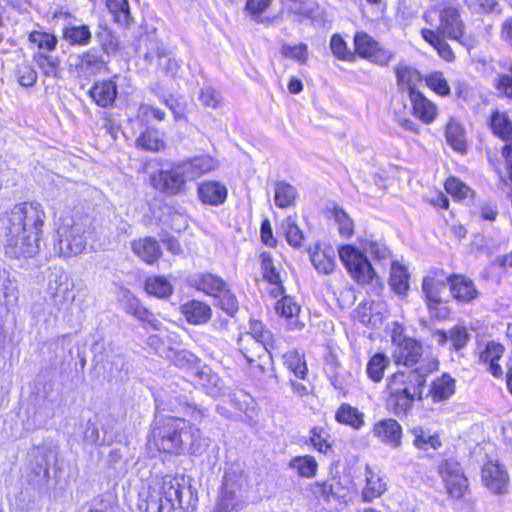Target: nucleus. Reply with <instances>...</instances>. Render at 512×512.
Here are the masks:
<instances>
[{
  "mask_svg": "<svg viewBox=\"0 0 512 512\" xmlns=\"http://www.w3.org/2000/svg\"><path fill=\"white\" fill-rule=\"evenodd\" d=\"M335 418L337 422L350 425L354 429H359L364 424V414L346 403L338 408Z\"/></svg>",
  "mask_w": 512,
  "mask_h": 512,
  "instance_id": "34",
  "label": "nucleus"
},
{
  "mask_svg": "<svg viewBox=\"0 0 512 512\" xmlns=\"http://www.w3.org/2000/svg\"><path fill=\"white\" fill-rule=\"evenodd\" d=\"M146 51L144 52V58L149 63H153L154 60H163V55L167 51L164 44L157 39L147 38L145 40Z\"/></svg>",
  "mask_w": 512,
  "mask_h": 512,
  "instance_id": "54",
  "label": "nucleus"
},
{
  "mask_svg": "<svg viewBox=\"0 0 512 512\" xmlns=\"http://www.w3.org/2000/svg\"><path fill=\"white\" fill-rule=\"evenodd\" d=\"M199 101L207 108L217 109L222 104V96L220 92L212 87H205L201 89L199 94Z\"/></svg>",
  "mask_w": 512,
  "mask_h": 512,
  "instance_id": "60",
  "label": "nucleus"
},
{
  "mask_svg": "<svg viewBox=\"0 0 512 512\" xmlns=\"http://www.w3.org/2000/svg\"><path fill=\"white\" fill-rule=\"evenodd\" d=\"M452 296L459 302H470L478 296L473 281L464 276L449 278Z\"/></svg>",
  "mask_w": 512,
  "mask_h": 512,
  "instance_id": "19",
  "label": "nucleus"
},
{
  "mask_svg": "<svg viewBox=\"0 0 512 512\" xmlns=\"http://www.w3.org/2000/svg\"><path fill=\"white\" fill-rule=\"evenodd\" d=\"M446 191L457 199H466L472 193L470 188L455 177L448 178L445 182Z\"/></svg>",
  "mask_w": 512,
  "mask_h": 512,
  "instance_id": "58",
  "label": "nucleus"
},
{
  "mask_svg": "<svg viewBox=\"0 0 512 512\" xmlns=\"http://www.w3.org/2000/svg\"><path fill=\"white\" fill-rule=\"evenodd\" d=\"M281 53L283 56L295 59L301 64H305L308 60V46L304 43L294 46L284 44L281 47Z\"/></svg>",
  "mask_w": 512,
  "mask_h": 512,
  "instance_id": "56",
  "label": "nucleus"
},
{
  "mask_svg": "<svg viewBox=\"0 0 512 512\" xmlns=\"http://www.w3.org/2000/svg\"><path fill=\"white\" fill-rule=\"evenodd\" d=\"M145 290L157 298H168L173 293V286L163 276H151L145 281Z\"/></svg>",
  "mask_w": 512,
  "mask_h": 512,
  "instance_id": "36",
  "label": "nucleus"
},
{
  "mask_svg": "<svg viewBox=\"0 0 512 512\" xmlns=\"http://www.w3.org/2000/svg\"><path fill=\"white\" fill-rule=\"evenodd\" d=\"M392 343L395 346L393 357L398 364L413 366L422 356V346L414 339L405 337L403 329L396 325L392 334Z\"/></svg>",
  "mask_w": 512,
  "mask_h": 512,
  "instance_id": "10",
  "label": "nucleus"
},
{
  "mask_svg": "<svg viewBox=\"0 0 512 512\" xmlns=\"http://www.w3.org/2000/svg\"><path fill=\"white\" fill-rule=\"evenodd\" d=\"M275 310L277 314L287 319L297 318L300 313V306L290 296H283L277 301Z\"/></svg>",
  "mask_w": 512,
  "mask_h": 512,
  "instance_id": "48",
  "label": "nucleus"
},
{
  "mask_svg": "<svg viewBox=\"0 0 512 512\" xmlns=\"http://www.w3.org/2000/svg\"><path fill=\"white\" fill-rule=\"evenodd\" d=\"M96 41L100 45L103 54L109 56L119 50V42L114 33L108 28H102L96 33Z\"/></svg>",
  "mask_w": 512,
  "mask_h": 512,
  "instance_id": "41",
  "label": "nucleus"
},
{
  "mask_svg": "<svg viewBox=\"0 0 512 512\" xmlns=\"http://www.w3.org/2000/svg\"><path fill=\"white\" fill-rule=\"evenodd\" d=\"M413 114L423 123L430 124L437 115V107L419 91L410 94Z\"/></svg>",
  "mask_w": 512,
  "mask_h": 512,
  "instance_id": "18",
  "label": "nucleus"
},
{
  "mask_svg": "<svg viewBox=\"0 0 512 512\" xmlns=\"http://www.w3.org/2000/svg\"><path fill=\"white\" fill-rule=\"evenodd\" d=\"M284 363L295 376L303 379L307 373V366L304 359L296 351H289L284 354Z\"/></svg>",
  "mask_w": 512,
  "mask_h": 512,
  "instance_id": "45",
  "label": "nucleus"
},
{
  "mask_svg": "<svg viewBox=\"0 0 512 512\" xmlns=\"http://www.w3.org/2000/svg\"><path fill=\"white\" fill-rule=\"evenodd\" d=\"M108 61L95 48L75 57V71L79 77L89 78L107 69Z\"/></svg>",
  "mask_w": 512,
  "mask_h": 512,
  "instance_id": "13",
  "label": "nucleus"
},
{
  "mask_svg": "<svg viewBox=\"0 0 512 512\" xmlns=\"http://www.w3.org/2000/svg\"><path fill=\"white\" fill-rule=\"evenodd\" d=\"M415 438L413 444L422 450L433 449L436 450L441 446V441L436 434H430L422 428H415L412 430Z\"/></svg>",
  "mask_w": 512,
  "mask_h": 512,
  "instance_id": "43",
  "label": "nucleus"
},
{
  "mask_svg": "<svg viewBox=\"0 0 512 512\" xmlns=\"http://www.w3.org/2000/svg\"><path fill=\"white\" fill-rule=\"evenodd\" d=\"M198 195L203 203L219 205L226 200L227 189L219 182L207 181L199 185Z\"/></svg>",
  "mask_w": 512,
  "mask_h": 512,
  "instance_id": "23",
  "label": "nucleus"
},
{
  "mask_svg": "<svg viewBox=\"0 0 512 512\" xmlns=\"http://www.w3.org/2000/svg\"><path fill=\"white\" fill-rule=\"evenodd\" d=\"M46 213L38 202H23L0 215V233L6 256L34 257L40 249V239Z\"/></svg>",
  "mask_w": 512,
  "mask_h": 512,
  "instance_id": "1",
  "label": "nucleus"
},
{
  "mask_svg": "<svg viewBox=\"0 0 512 512\" xmlns=\"http://www.w3.org/2000/svg\"><path fill=\"white\" fill-rule=\"evenodd\" d=\"M145 512H183V506L161 501L156 496H149L145 501Z\"/></svg>",
  "mask_w": 512,
  "mask_h": 512,
  "instance_id": "51",
  "label": "nucleus"
},
{
  "mask_svg": "<svg viewBox=\"0 0 512 512\" xmlns=\"http://www.w3.org/2000/svg\"><path fill=\"white\" fill-rule=\"evenodd\" d=\"M107 8L114 15L115 21L127 24L130 19V9L127 0H107Z\"/></svg>",
  "mask_w": 512,
  "mask_h": 512,
  "instance_id": "50",
  "label": "nucleus"
},
{
  "mask_svg": "<svg viewBox=\"0 0 512 512\" xmlns=\"http://www.w3.org/2000/svg\"><path fill=\"white\" fill-rule=\"evenodd\" d=\"M333 218L338 225V231L340 235L344 237H350L354 232V222L350 216L339 207H334L332 210Z\"/></svg>",
  "mask_w": 512,
  "mask_h": 512,
  "instance_id": "46",
  "label": "nucleus"
},
{
  "mask_svg": "<svg viewBox=\"0 0 512 512\" xmlns=\"http://www.w3.org/2000/svg\"><path fill=\"white\" fill-rule=\"evenodd\" d=\"M194 286L205 294L216 297L223 293L226 284L220 277L206 273L194 279Z\"/></svg>",
  "mask_w": 512,
  "mask_h": 512,
  "instance_id": "28",
  "label": "nucleus"
},
{
  "mask_svg": "<svg viewBox=\"0 0 512 512\" xmlns=\"http://www.w3.org/2000/svg\"><path fill=\"white\" fill-rule=\"evenodd\" d=\"M439 472L444 481L463 474L460 464L452 459L444 460L439 466Z\"/></svg>",
  "mask_w": 512,
  "mask_h": 512,
  "instance_id": "64",
  "label": "nucleus"
},
{
  "mask_svg": "<svg viewBox=\"0 0 512 512\" xmlns=\"http://www.w3.org/2000/svg\"><path fill=\"white\" fill-rule=\"evenodd\" d=\"M427 85L439 95L445 96L450 93V87L447 80L441 72H434L426 79Z\"/></svg>",
  "mask_w": 512,
  "mask_h": 512,
  "instance_id": "62",
  "label": "nucleus"
},
{
  "mask_svg": "<svg viewBox=\"0 0 512 512\" xmlns=\"http://www.w3.org/2000/svg\"><path fill=\"white\" fill-rule=\"evenodd\" d=\"M137 116L144 121H148L151 116L158 121H163L166 114L160 108L154 107L148 103H141L137 111Z\"/></svg>",
  "mask_w": 512,
  "mask_h": 512,
  "instance_id": "63",
  "label": "nucleus"
},
{
  "mask_svg": "<svg viewBox=\"0 0 512 512\" xmlns=\"http://www.w3.org/2000/svg\"><path fill=\"white\" fill-rule=\"evenodd\" d=\"M310 259L315 269L322 274H330L335 268L334 256L324 250H315Z\"/></svg>",
  "mask_w": 512,
  "mask_h": 512,
  "instance_id": "40",
  "label": "nucleus"
},
{
  "mask_svg": "<svg viewBox=\"0 0 512 512\" xmlns=\"http://www.w3.org/2000/svg\"><path fill=\"white\" fill-rule=\"evenodd\" d=\"M339 257L355 281L360 284H368L372 281L374 270L371 263L354 246H342L339 249Z\"/></svg>",
  "mask_w": 512,
  "mask_h": 512,
  "instance_id": "8",
  "label": "nucleus"
},
{
  "mask_svg": "<svg viewBox=\"0 0 512 512\" xmlns=\"http://www.w3.org/2000/svg\"><path fill=\"white\" fill-rule=\"evenodd\" d=\"M447 143L456 151L464 152L467 148L465 131L456 121L450 120L445 131Z\"/></svg>",
  "mask_w": 512,
  "mask_h": 512,
  "instance_id": "35",
  "label": "nucleus"
},
{
  "mask_svg": "<svg viewBox=\"0 0 512 512\" xmlns=\"http://www.w3.org/2000/svg\"><path fill=\"white\" fill-rule=\"evenodd\" d=\"M92 232V220L88 215H61L56 223L54 249L64 257L79 255L86 247L87 235Z\"/></svg>",
  "mask_w": 512,
  "mask_h": 512,
  "instance_id": "4",
  "label": "nucleus"
},
{
  "mask_svg": "<svg viewBox=\"0 0 512 512\" xmlns=\"http://www.w3.org/2000/svg\"><path fill=\"white\" fill-rule=\"evenodd\" d=\"M493 132L504 140L512 137V122L504 112L496 111L490 121Z\"/></svg>",
  "mask_w": 512,
  "mask_h": 512,
  "instance_id": "39",
  "label": "nucleus"
},
{
  "mask_svg": "<svg viewBox=\"0 0 512 512\" xmlns=\"http://www.w3.org/2000/svg\"><path fill=\"white\" fill-rule=\"evenodd\" d=\"M446 288L445 282L431 276L423 279L422 291L431 316L436 319H446L449 314L447 306L442 302L441 292Z\"/></svg>",
  "mask_w": 512,
  "mask_h": 512,
  "instance_id": "11",
  "label": "nucleus"
},
{
  "mask_svg": "<svg viewBox=\"0 0 512 512\" xmlns=\"http://www.w3.org/2000/svg\"><path fill=\"white\" fill-rule=\"evenodd\" d=\"M36 62L46 77H53L56 79L60 77V60L58 57L39 53L36 56Z\"/></svg>",
  "mask_w": 512,
  "mask_h": 512,
  "instance_id": "44",
  "label": "nucleus"
},
{
  "mask_svg": "<svg viewBox=\"0 0 512 512\" xmlns=\"http://www.w3.org/2000/svg\"><path fill=\"white\" fill-rule=\"evenodd\" d=\"M95 103L101 107L113 104L117 96V86L112 80L96 82L89 92Z\"/></svg>",
  "mask_w": 512,
  "mask_h": 512,
  "instance_id": "22",
  "label": "nucleus"
},
{
  "mask_svg": "<svg viewBox=\"0 0 512 512\" xmlns=\"http://www.w3.org/2000/svg\"><path fill=\"white\" fill-rule=\"evenodd\" d=\"M503 352L504 347L501 344L489 342L480 353V360L489 365L488 369L495 377H501L503 374L501 366L497 363L501 359Z\"/></svg>",
  "mask_w": 512,
  "mask_h": 512,
  "instance_id": "27",
  "label": "nucleus"
},
{
  "mask_svg": "<svg viewBox=\"0 0 512 512\" xmlns=\"http://www.w3.org/2000/svg\"><path fill=\"white\" fill-rule=\"evenodd\" d=\"M260 261L263 278L270 284H279L281 282V277L273 264L271 254L269 252L261 253Z\"/></svg>",
  "mask_w": 512,
  "mask_h": 512,
  "instance_id": "47",
  "label": "nucleus"
},
{
  "mask_svg": "<svg viewBox=\"0 0 512 512\" xmlns=\"http://www.w3.org/2000/svg\"><path fill=\"white\" fill-rule=\"evenodd\" d=\"M29 41L36 44L40 49L52 51L58 42L54 35L49 33L33 31L29 34Z\"/></svg>",
  "mask_w": 512,
  "mask_h": 512,
  "instance_id": "57",
  "label": "nucleus"
},
{
  "mask_svg": "<svg viewBox=\"0 0 512 512\" xmlns=\"http://www.w3.org/2000/svg\"><path fill=\"white\" fill-rule=\"evenodd\" d=\"M297 197L295 187L286 182H278L275 188V204L279 208H287L293 205Z\"/></svg>",
  "mask_w": 512,
  "mask_h": 512,
  "instance_id": "38",
  "label": "nucleus"
},
{
  "mask_svg": "<svg viewBox=\"0 0 512 512\" xmlns=\"http://www.w3.org/2000/svg\"><path fill=\"white\" fill-rule=\"evenodd\" d=\"M136 146L140 149L158 152L165 148L163 135L158 129L147 128L137 139Z\"/></svg>",
  "mask_w": 512,
  "mask_h": 512,
  "instance_id": "29",
  "label": "nucleus"
},
{
  "mask_svg": "<svg viewBox=\"0 0 512 512\" xmlns=\"http://www.w3.org/2000/svg\"><path fill=\"white\" fill-rule=\"evenodd\" d=\"M282 229L284 231L287 242L296 248H299L303 244V233L298 227L296 220L293 216H288L282 223Z\"/></svg>",
  "mask_w": 512,
  "mask_h": 512,
  "instance_id": "42",
  "label": "nucleus"
},
{
  "mask_svg": "<svg viewBox=\"0 0 512 512\" xmlns=\"http://www.w3.org/2000/svg\"><path fill=\"white\" fill-rule=\"evenodd\" d=\"M390 364L389 358L383 353H376L368 361L366 372L368 377L374 381L379 382L382 380L384 371Z\"/></svg>",
  "mask_w": 512,
  "mask_h": 512,
  "instance_id": "37",
  "label": "nucleus"
},
{
  "mask_svg": "<svg viewBox=\"0 0 512 512\" xmlns=\"http://www.w3.org/2000/svg\"><path fill=\"white\" fill-rule=\"evenodd\" d=\"M152 436L155 446L170 454H181L187 446L191 454H197L204 446L200 429L183 418L163 420L153 429Z\"/></svg>",
  "mask_w": 512,
  "mask_h": 512,
  "instance_id": "3",
  "label": "nucleus"
},
{
  "mask_svg": "<svg viewBox=\"0 0 512 512\" xmlns=\"http://www.w3.org/2000/svg\"><path fill=\"white\" fill-rule=\"evenodd\" d=\"M366 485L362 490V499L364 502H372L379 498L387 489L385 481L382 477L374 472L370 465L365 466Z\"/></svg>",
  "mask_w": 512,
  "mask_h": 512,
  "instance_id": "20",
  "label": "nucleus"
},
{
  "mask_svg": "<svg viewBox=\"0 0 512 512\" xmlns=\"http://www.w3.org/2000/svg\"><path fill=\"white\" fill-rule=\"evenodd\" d=\"M455 388V379L448 374H443L431 383L429 396L434 402L446 401L455 393Z\"/></svg>",
  "mask_w": 512,
  "mask_h": 512,
  "instance_id": "24",
  "label": "nucleus"
},
{
  "mask_svg": "<svg viewBox=\"0 0 512 512\" xmlns=\"http://www.w3.org/2000/svg\"><path fill=\"white\" fill-rule=\"evenodd\" d=\"M354 45L356 53L378 65H387L391 59L388 51L380 47L370 35L365 32H357L354 36Z\"/></svg>",
  "mask_w": 512,
  "mask_h": 512,
  "instance_id": "12",
  "label": "nucleus"
},
{
  "mask_svg": "<svg viewBox=\"0 0 512 512\" xmlns=\"http://www.w3.org/2000/svg\"><path fill=\"white\" fill-rule=\"evenodd\" d=\"M184 486L179 479L166 476L162 479L160 496H156L161 501L171 502L179 506L182 505V493Z\"/></svg>",
  "mask_w": 512,
  "mask_h": 512,
  "instance_id": "26",
  "label": "nucleus"
},
{
  "mask_svg": "<svg viewBox=\"0 0 512 512\" xmlns=\"http://www.w3.org/2000/svg\"><path fill=\"white\" fill-rule=\"evenodd\" d=\"M182 314L188 323L200 325L208 322L211 318V308L198 300H192L185 303L181 308Z\"/></svg>",
  "mask_w": 512,
  "mask_h": 512,
  "instance_id": "21",
  "label": "nucleus"
},
{
  "mask_svg": "<svg viewBox=\"0 0 512 512\" xmlns=\"http://www.w3.org/2000/svg\"><path fill=\"white\" fill-rule=\"evenodd\" d=\"M482 480L494 494H505L508 491L509 476L498 462L488 461L482 468Z\"/></svg>",
  "mask_w": 512,
  "mask_h": 512,
  "instance_id": "14",
  "label": "nucleus"
},
{
  "mask_svg": "<svg viewBox=\"0 0 512 512\" xmlns=\"http://www.w3.org/2000/svg\"><path fill=\"white\" fill-rule=\"evenodd\" d=\"M15 75L18 83L24 87H32L37 81V72L33 66L27 62L17 65Z\"/></svg>",
  "mask_w": 512,
  "mask_h": 512,
  "instance_id": "49",
  "label": "nucleus"
},
{
  "mask_svg": "<svg viewBox=\"0 0 512 512\" xmlns=\"http://www.w3.org/2000/svg\"><path fill=\"white\" fill-rule=\"evenodd\" d=\"M389 285L397 294H404L409 289V274L403 265L392 262Z\"/></svg>",
  "mask_w": 512,
  "mask_h": 512,
  "instance_id": "31",
  "label": "nucleus"
},
{
  "mask_svg": "<svg viewBox=\"0 0 512 512\" xmlns=\"http://www.w3.org/2000/svg\"><path fill=\"white\" fill-rule=\"evenodd\" d=\"M444 482L446 484L448 494L456 499L461 498L468 487L467 479L464 474L456 475V477Z\"/></svg>",
  "mask_w": 512,
  "mask_h": 512,
  "instance_id": "59",
  "label": "nucleus"
},
{
  "mask_svg": "<svg viewBox=\"0 0 512 512\" xmlns=\"http://www.w3.org/2000/svg\"><path fill=\"white\" fill-rule=\"evenodd\" d=\"M49 290L53 298L62 296V298L67 299L69 293L67 276L64 273L55 275V279L49 282Z\"/></svg>",
  "mask_w": 512,
  "mask_h": 512,
  "instance_id": "61",
  "label": "nucleus"
},
{
  "mask_svg": "<svg viewBox=\"0 0 512 512\" xmlns=\"http://www.w3.org/2000/svg\"><path fill=\"white\" fill-rule=\"evenodd\" d=\"M470 339V334L464 326L457 325L449 330V342L455 351L463 349Z\"/></svg>",
  "mask_w": 512,
  "mask_h": 512,
  "instance_id": "55",
  "label": "nucleus"
},
{
  "mask_svg": "<svg viewBox=\"0 0 512 512\" xmlns=\"http://www.w3.org/2000/svg\"><path fill=\"white\" fill-rule=\"evenodd\" d=\"M132 251L145 263L154 264L162 255L158 241L153 237L135 239L131 243Z\"/></svg>",
  "mask_w": 512,
  "mask_h": 512,
  "instance_id": "17",
  "label": "nucleus"
},
{
  "mask_svg": "<svg viewBox=\"0 0 512 512\" xmlns=\"http://www.w3.org/2000/svg\"><path fill=\"white\" fill-rule=\"evenodd\" d=\"M289 468L295 470L300 477L313 478L318 470V463L313 456H296L289 462Z\"/></svg>",
  "mask_w": 512,
  "mask_h": 512,
  "instance_id": "33",
  "label": "nucleus"
},
{
  "mask_svg": "<svg viewBox=\"0 0 512 512\" xmlns=\"http://www.w3.org/2000/svg\"><path fill=\"white\" fill-rule=\"evenodd\" d=\"M239 350L249 363L271 358L273 335L260 321H251L249 331L238 339Z\"/></svg>",
  "mask_w": 512,
  "mask_h": 512,
  "instance_id": "6",
  "label": "nucleus"
},
{
  "mask_svg": "<svg viewBox=\"0 0 512 512\" xmlns=\"http://www.w3.org/2000/svg\"><path fill=\"white\" fill-rule=\"evenodd\" d=\"M372 433L382 443L392 448H399L402 444V427L392 418L383 419L375 423Z\"/></svg>",
  "mask_w": 512,
  "mask_h": 512,
  "instance_id": "15",
  "label": "nucleus"
},
{
  "mask_svg": "<svg viewBox=\"0 0 512 512\" xmlns=\"http://www.w3.org/2000/svg\"><path fill=\"white\" fill-rule=\"evenodd\" d=\"M63 38L71 45L87 46L90 44L92 34L88 25H73L64 28Z\"/></svg>",
  "mask_w": 512,
  "mask_h": 512,
  "instance_id": "32",
  "label": "nucleus"
},
{
  "mask_svg": "<svg viewBox=\"0 0 512 512\" xmlns=\"http://www.w3.org/2000/svg\"><path fill=\"white\" fill-rule=\"evenodd\" d=\"M187 181L195 180L214 170L218 163L209 155H200L179 163Z\"/></svg>",
  "mask_w": 512,
  "mask_h": 512,
  "instance_id": "16",
  "label": "nucleus"
},
{
  "mask_svg": "<svg viewBox=\"0 0 512 512\" xmlns=\"http://www.w3.org/2000/svg\"><path fill=\"white\" fill-rule=\"evenodd\" d=\"M437 369L438 361L430 359L414 370L395 373L388 379L387 406L394 414H406L415 400H422L426 377Z\"/></svg>",
  "mask_w": 512,
  "mask_h": 512,
  "instance_id": "2",
  "label": "nucleus"
},
{
  "mask_svg": "<svg viewBox=\"0 0 512 512\" xmlns=\"http://www.w3.org/2000/svg\"><path fill=\"white\" fill-rule=\"evenodd\" d=\"M186 176L180 164H175L168 169H160L150 176V183L162 193L177 195L185 190Z\"/></svg>",
  "mask_w": 512,
  "mask_h": 512,
  "instance_id": "9",
  "label": "nucleus"
},
{
  "mask_svg": "<svg viewBox=\"0 0 512 512\" xmlns=\"http://www.w3.org/2000/svg\"><path fill=\"white\" fill-rule=\"evenodd\" d=\"M395 71L398 85L402 89H407L409 95L412 91H416L417 86L422 82L420 73L410 66L398 65Z\"/></svg>",
  "mask_w": 512,
  "mask_h": 512,
  "instance_id": "30",
  "label": "nucleus"
},
{
  "mask_svg": "<svg viewBox=\"0 0 512 512\" xmlns=\"http://www.w3.org/2000/svg\"><path fill=\"white\" fill-rule=\"evenodd\" d=\"M420 33L422 38L438 52L441 58L448 62L454 60V52L447 43L446 36L437 34V32H433V29L430 28H422Z\"/></svg>",
  "mask_w": 512,
  "mask_h": 512,
  "instance_id": "25",
  "label": "nucleus"
},
{
  "mask_svg": "<svg viewBox=\"0 0 512 512\" xmlns=\"http://www.w3.org/2000/svg\"><path fill=\"white\" fill-rule=\"evenodd\" d=\"M330 49L338 59L352 61L355 58L354 54L348 49L346 41L339 34L332 35Z\"/></svg>",
  "mask_w": 512,
  "mask_h": 512,
  "instance_id": "52",
  "label": "nucleus"
},
{
  "mask_svg": "<svg viewBox=\"0 0 512 512\" xmlns=\"http://www.w3.org/2000/svg\"><path fill=\"white\" fill-rule=\"evenodd\" d=\"M423 19L434 28L433 32L463 43L465 24L455 6L451 4L433 6L424 12Z\"/></svg>",
  "mask_w": 512,
  "mask_h": 512,
  "instance_id": "5",
  "label": "nucleus"
},
{
  "mask_svg": "<svg viewBox=\"0 0 512 512\" xmlns=\"http://www.w3.org/2000/svg\"><path fill=\"white\" fill-rule=\"evenodd\" d=\"M34 458L36 465L32 468V472L35 477L38 478V482H46L50 476L47 453L43 450H36L34 452Z\"/></svg>",
  "mask_w": 512,
  "mask_h": 512,
  "instance_id": "53",
  "label": "nucleus"
},
{
  "mask_svg": "<svg viewBox=\"0 0 512 512\" xmlns=\"http://www.w3.org/2000/svg\"><path fill=\"white\" fill-rule=\"evenodd\" d=\"M249 480L241 471L229 470L225 473L217 508L220 512H238L246 502Z\"/></svg>",
  "mask_w": 512,
  "mask_h": 512,
  "instance_id": "7",
  "label": "nucleus"
}]
</instances>
